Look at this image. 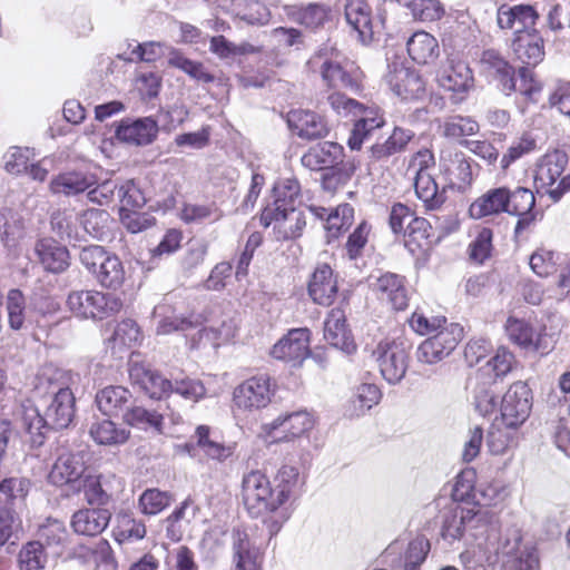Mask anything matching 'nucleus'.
I'll return each instance as SVG.
<instances>
[{"label":"nucleus","instance_id":"obj_1","mask_svg":"<svg viewBox=\"0 0 570 570\" xmlns=\"http://www.w3.org/2000/svg\"><path fill=\"white\" fill-rule=\"evenodd\" d=\"M41 406L43 414L30 405L23 407L21 416L22 428L30 435L33 446L43 443L49 429L60 430L70 425L75 416V396L69 387L51 382L49 394L42 399Z\"/></svg>","mask_w":570,"mask_h":570},{"label":"nucleus","instance_id":"obj_2","mask_svg":"<svg viewBox=\"0 0 570 570\" xmlns=\"http://www.w3.org/2000/svg\"><path fill=\"white\" fill-rule=\"evenodd\" d=\"M307 66L309 70L320 72L323 81L331 88L352 92L361 90V71L331 40L320 46Z\"/></svg>","mask_w":570,"mask_h":570},{"label":"nucleus","instance_id":"obj_3","mask_svg":"<svg viewBox=\"0 0 570 570\" xmlns=\"http://www.w3.org/2000/svg\"><path fill=\"white\" fill-rule=\"evenodd\" d=\"M67 305L78 317L104 320L120 312L122 301L115 294L78 291L69 294Z\"/></svg>","mask_w":570,"mask_h":570},{"label":"nucleus","instance_id":"obj_4","mask_svg":"<svg viewBox=\"0 0 570 570\" xmlns=\"http://www.w3.org/2000/svg\"><path fill=\"white\" fill-rule=\"evenodd\" d=\"M242 498L244 505L253 517H259L278 509L271 481L259 470H252L243 475Z\"/></svg>","mask_w":570,"mask_h":570},{"label":"nucleus","instance_id":"obj_5","mask_svg":"<svg viewBox=\"0 0 570 570\" xmlns=\"http://www.w3.org/2000/svg\"><path fill=\"white\" fill-rule=\"evenodd\" d=\"M410 344L404 338L379 343L374 351L380 372L390 384L402 381L409 367Z\"/></svg>","mask_w":570,"mask_h":570},{"label":"nucleus","instance_id":"obj_6","mask_svg":"<svg viewBox=\"0 0 570 570\" xmlns=\"http://www.w3.org/2000/svg\"><path fill=\"white\" fill-rule=\"evenodd\" d=\"M532 392L527 383L518 381L509 386L500 403V421L510 430H517L529 417Z\"/></svg>","mask_w":570,"mask_h":570},{"label":"nucleus","instance_id":"obj_7","mask_svg":"<svg viewBox=\"0 0 570 570\" xmlns=\"http://www.w3.org/2000/svg\"><path fill=\"white\" fill-rule=\"evenodd\" d=\"M265 227L273 225L277 240L296 239L302 236L306 226L305 213L291 207H266L261 216Z\"/></svg>","mask_w":570,"mask_h":570},{"label":"nucleus","instance_id":"obj_8","mask_svg":"<svg viewBox=\"0 0 570 570\" xmlns=\"http://www.w3.org/2000/svg\"><path fill=\"white\" fill-rule=\"evenodd\" d=\"M462 336L463 328L459 324L445 325L419 345L417 361L425 364H435L442 361L454 351Z\"/></svg>","mask_w":570,"mask_h":570},{"label":"nucleus","instance_id":"obj_9","mask_svg":"<svg viewBox=\"0 0 570 570\" xmlns=\"http://www.w3.org/2000/svg\"><path fill=\"white\" fill-rule=\"evenodd\" d=\"M525 187L510 189L504 186L491 188L470 205L469 213L475 219L501 213L510 215L511 212H515L519 208L514 202L515 196L519 193L525 191Z\"/></svg>","mask_w":570,"mask_h":570},{"label":"nucleus","instance_id":"obj_10","mask_svg":"<svg viewBox=\"0 0 570 570\" xmlns=\"http://www.w3.org/2000/svg\"><path fill=\"white\" fill-rule=\"evenodd\" d=\"M314 426V420L306 411L282 414L262 426L263 433L274 441H292L304 435Z\"/></svg>","mask_w":570,"mask_h":570},{"label":"nucleus","instance_id":"obj_11","mask_svg":"<svg viewBox=\"0 0 570 570\" xmlns=\"http://www.w3.org/2000/svg\"><path fill=\"white\" fill-rule=\"evenodd\" d=\"M273 395L271 379L267 375L253 376L234 391V402L244 410H258L267 406Z\"/></svg>","mask_w":570,"mask_h":570},{"label":"nucleus","instance_id":"obj_12","mask_svg":"<svg viewBox=\"0 0 570 570\" xmlns=\"http://www.w3.org/2000/svg\"><path fill=\"white\" fill-rule=\"evenodd\" d=\"M480 70L498 82L500 90L509 96L515 90L514 68L495 49H484L479 59Z\"/></svg>","mask_w":570,"mask_h":570},{"label":"nucleus","instance_id":"obj_13","mask_svg":"<svg viewBox=\"0 0 570 570\" xmlns=\"http://www.w3.org/2000/svg\"><path fill=\"white\" fill-rule=\"evenodd\" d=\"M86 462L80 452L60 454L49 473L50 482L55 485H70L75 492L80 491V480L85 476Z\"/></svg>","mask_w":570,"mask_h":570},{"label":"nucleus","instance_id":"obj_14","mask_svg":"<svg viewBox=\"0 0 570 570\" xmlns=\"http://www.w3.org/2000/svg\"><path fill=\"white\" fill-rule=\"evenodd\" d=\"M386 81L391 90L403 100L420 99L425 92V82L420 73L403 65H392Z\"/></svg>","mask_w":570,"mask_h":570},{"label":"nucleus","instance_id":"obj_15","mask_svg":"<svg viewBox=\"0 0 570 570\" xmlns=\"http://www.w3.org/2000/svg\"><path fill=\"white\" fill-rule=\"evenodd\" d=\"M539 13L531 4H501L497 10V24L503 30H512L518 33L529 32L528 29L535 26Z\"/></svg>","mask_w":570,"mask_h":570},{"label":"nucleus","instance_id":"obj_16","mask_svg":"<svg viewBox=\"0 0 570 570\" xmlns=\"http://www.w3.org/2000/svg\"><path fill=\"white\" fill-rule=\"evenodd\" d=\"M439 85L454 94H466L474 87V77L468 62L449 57L438 73Z\"/></svg>","mask_w":570,"mask_h":570},{"label":"nucleus","instance_id":"obj_17","mask_svg":"<svg viewBox=\"0 0 570 570\" xmlns=\"http://www.w3.org/2000/svg\"><path fill=\"white\" fill-rule=\"evenodd\" d=\"M271 354L277 360L301 364L309 354V331L291 330L273 346Z\"/></svg>","mask_w":570,"mask_h":570},{"label":"nucleus","instance_id":"obj_18","mask_svg":"<svg viewBox=\"0 0 570 570\" xmlns=\"http://www.w3.org/2000/svg\"><path fill=\"white\" fill-rule=\"evenodd\" d=\"M465 530L474 539H483L485 543L493 544L492 540L499 533V517L489 508H465Z\"/></svg>","mask_w":570,"mask_h":570},{"label":"nucleus","instance_id":"obj_19","mask_svg":"<svg viewBox=\"0 0 570 570\" xmlns=\"http://www.w3.org/2000/svg\"><path fill=\"white\" fill-rule=\"evenodd\" d=\"M129 379L151 399L167 396L173 390V382L161 377L145 364L132 362L129 367Z\"/></svg>","mask_w":570,"mask_h":570},{"label":"nucleus","instance_id":"obj_20","mask_svg":"<svg viewBox=\"0 0 570 570\" xmlns=\"http://www.w3.org/2000/svg\"><path fill=\"white\" fill-rule=\"evenodd\" d=\"M232 550L234 570H262L261 550L244 530H233Z\"/></svg>","mask_w":570,"mask_h":570},{"label":"nucleus","instance_id":"obj_21","mask_svg":"<svg viewBox=\"0 0 570 570\" xmlns=\"http://www.w3.org/2000/svg\"><path fill=\"white\" fill-rule=\"evenodd\" d=\"M287 124L289 129L303 139L323 138L328 132L326 121L314 111L309 110H292L287 115Z\"/></svg>","mask_w":570,"mask_h":570},{"label":"nucleus","instance_id":"obj_22","mask_svg":"<svg viewBox=\"0 0 570 570\" xmlns=\"http://www.w3.org/2000/svg\"><path fill=\"white\" fill-rule=\"evenodd\" d=\"M158 134V124L150 117L122 120L116 130L119 140L135 146L151 144Z\"/></svg>","mask_w":570,"mask_h":570},{"label":"nucleus","instance_id":"obj_23","mask_svg":"<svg viewBox=\"0 0 570 570\" xmlns=\"http://www.w3.org/2000/svg\"><path fill=\"white\" fill-rule=\"evenodd\" d=\"M337 294V281L327 264L316 267L308 283V295L314 303L330 306Z\"/></svg>","mask_w":570,"mask_h":570},{"label":"nucleus","instance_id":"obj_24","mask_svg":"<svg viewBox=\"0 0 570 570\" xmlns=\"http://www.w3.org/2000/svg\"><path fill=\"white\" fill-rule=\"evenodd\" d=\"M512 49L518 60L530 67L539 65L546 55L544 40L535 29L518 33L512 41Z\"/></svg>","mask_w":570,"mask_h":570},{"label":"nucleus","instance_id":"obj_25","mask_svg":"<svg viewBox=\"0 0 570 570\" xmlns=\"http://www.w3.org/2000/svg\"><path fill=\"white\" fill-rule=\"evenodd\" d=\"M324 338L334 347L352 353L355 350L354 341L346 326V316L343 309L333 308L324 324Z\"/></svg>","mask_w":570,"mask_h":570},{"label":"nucleus","instance_id":"obj_26","mask_svg":"<svg viewBox=\"0 0 570 570\" xmlns=\"http://www.w3.org/2000/svg\"><path fill=\"white\" fill-rule=\"evenodd\" d=\"M374 286L380 299L387 302L395 311H403L407 307L409 293L402 276L385 273L376 279Z\"/></svg>","mask_w":570,"mask_h":570},{"label":"nucleus","instance_id":"obj_27","mask_svg":"<svg viewBox=\"0 0 570 570\" xmlns=\"http://www.w3.org/2000/svg\"><path fill=\"white\" fill-rule=\"evenodd\" d=\"M96 184V175L81 170H69L55 176L49 184V188L52 194L75 196Z\"/></svg>","mask_w":570,"mask_h":570},{"label":"nucleus","instance_id":"obj_28","mask_svg":"<svg viewBox=\"0 0 570 570\" xmlns=\"http://www.w3.org/2000/svg\"><path fill=\"white\" fill-rule=\"evenodd\" d=\"M33 254L43 268L51 273H61L69 265L68 249L52 238L39 239Z\"/></svg>","mask_w":570,"mask_h":570},{"label":"nucleus","instance_id":"obj_29","mask_svg":"<svg viewBox=\"0 0 570 570\" xmlns=\"http://www.w3.org/2000/svg\"><path fill=\"white\" fill-rule=\"evenodd\" d=\"M568 165L564 151L553 150L542 156L537 165L534 183L540 188H551Z\"/></svg>","mask_w":570,"mask_h":570},{"label":"nucleus","instance_id":"obj_30","mask_svg":"<svg viewBox=\"0 0 570 570\" xmlns=\"http://www.w3.org/2000/svg\"><path fill=\"white\" fill-rule=\"evenodd\" d=\"M110 518L107 509H81L73 513L71 527L78 534L95 537L108 527Z\"/></svg>","mask_w":570,"mask_h":570},{"label":"nucleus","instance_id":"obj_31","mask_svg":"<svg viewBox=\"0 0 570 570\" xmlns=\"http://www.w3.org/2000/svg\"><path fill=\"white\" fill-rule=\"evenodd\" d=\"M343 156V148L337 142L324 141L311 148L302 157V164L311 170L334 167Z\"/></svg>","mask_w":570,"mask_h":570},{"label":"nucleus","instance_id":"obj_32","mask_svg":"<svg viewBox=\"0 0 570 570\" xmlns=\"http://www.w3.org/2000/svg\"><path fill=\"white\" fill-rule=\"evenodd\" d=\"M413 137L414 132L412 130L395 127L391 136L384 141L376 142L370 147V158L374 161H382L395 154L403 153Z\"/></svg>","mask_w":570,"mask_h":570},{"label":"nucleus","instance_id":"obj_33","mask_svg":"<svg viewBox=\"0 0 570 570\" xmlns=\"http://www.w3.org/2000/svg\"><path fill=\"white\" fill-rule=\"evenodd\" d=\"M409 56L420 65L433 62L440 55L438 40L425 31L413 33L406 42Z\"/></svg>","mask_w":570,"mask_h":570},{"label":"nucleus","instance_id":"obj_34","mask_svg":"<svg viewBox=\"0 0 570 570\" xmlns=\"http://www.w3.org/2000/svg\"><path fill=\"white\" fill-rule=\"evenodd\" d=\"M415 194L426 210L439 209L445 202V189L440 190L430 173H420L414 179Z\"/></svg>","mask_w":570,"mask_h":570},{"label":"nucleus","instance_id":"obj_35","mask_svg":"<svg viewBox=\"0 0 570 570\" xmlns=\"http://www.w3.org/2000/svg\"><path fill=\"white\" fill-rule=\"evenodd\" d=\"M492 542L493 544L489 546L493 547L498 554L512 558L520 562L523 561L524 557H530L527 548L522 544L521 530L517 527L507 529L502 537L497 535V539L492 540Z\"/></svg>","mask_w":570,"mask_h":570},{"label":"nucleus","instance_id":"obj_36","mask_svg":"<svg viewBox=\"0 0 570 570\" xmlns=\"http://www.w3.org/2000/svg\"><path fill=\"white\" fill-rule=\"evenodd\" d=\"M130 392L122 386H107L96 395L98 409L105 415H118L130 401Z\"/></svg>","mask_w":570,"mask_h":570},{"label":"nucleus","instance_id":"obj_37","mask_svg":"<svg viewBox=\"0 0 570 570\" xmlns=\"http://www.w3.org/2000/svg\"><path fill=\"white\" fill-rule=\"evenodd\" d=\"M89 434L92 440L101 445L124 444L129 438V431L119 428L110 420H97L91 423Z\"/></svg>","mask_w":570,"mask_h":570},{"label":"nucleus","instance_id":"obj_38","mask_svg":"<svg viewBox=\"0 0 570 570\" xmlns=\"http://www.w3.org/2000/svg\"><path fill=\"white\" fill-rule=\"evenodd\" d=\"M509 338L524 350L538 351L540 334L524 320L509 317L505 324Z\"/></svg>","mask_w":570,"mask_h":570},{"label":"nucleus","instance_id":"obj_39","mask_svg":"<svg viewBox=\"0 0 570 570\" xmlns=\"http://www.w3.org/2000/svg\"><path fill=\"white\" fill-rule=\"evenodd\" d=\"M345 19L362 38L372 35L371 8L365 0H346Z\"/></svg>","mask_w":570,"mask_h":570},{"label":"nucleus","instance_id":"obj_40","mask_svg":"<svg viewBox=\"0 0 570 570\" xmlns=\"http://www.w3.org/2000/svg\"><path fill=\"white\" fill-rule=\"evenodd\" d=\"M101 263L94 274L96 279L104 287L119 288L125 281V268L119 257L108 253Z\"/></svg>","mask_w":570,"mask_h":570},{"label":"nucleus","instance_id":"obj_41","mask_svg":"<svg viewBox=\"0 0 570 570\" xmlns=\"http://www.w3.org/2000/svg\"><path fill=\"white\" fill-rule=\"evenodd\" d=\"M515 363L514 355L507 347H499L495 355L487 362L485 366L479 370L478 375L491 377V381L497 383L512 371Z\"/></svg>","mask_w":570,"mask_h":570},{"label":"nucleus","instance_id":"obj_42","mask_svg":"<svg viewBox=\"0 0 570 570\" xmlns=\"http://www.w3.org/2000/svg\"><path fill=\"white\" fill-rule=\"evenodd\" d=\"M31 482L24 476H9L0 481V495L6 503V508L13 509L24 502Z\"/></svg>","mask_w":570,"mask_h":570},{"label":"nucleus","instance_id":"obj_43","mask_svg":"<svg viewBox=\"0 0 570 570\" xmlns=\"http://www.w3.org/2000/svg\"><path fill=\"white\" fill-rule=\"evenodd\" d=\"M495 383L491 377H481L476 375L473 386V399L475 410L483 416L494 413L497 410V391L493 389Z\"/></svg>","mask_w":570,"mask_h":570},{"label":"nucleus","instance_id":"obj_44","mask_svg":"<svg viewBox=\"0 0 570 570\" xmlns=\"http://www.w3.org/2000/svg\"><path fill=\"white\" fill-rule=\"evenodd\" d=\"M298 470L293 465H282L274 476L273 491L275 502L282 507L295 492L298 483Z\"/></svg>","mask_w":570,"mask_h":570},{"label":"nucleus","instance_id":"obj_45","mask_svg":"<svg viewBox=\"0 0 570 570\" xmlns=\"http://www.w3.org/2000/svg\"><path fill=\"white\" fill-rule=\"evenodd\" d=\"M24 235V222L22 216L12 209L4 208L0 212V238L6 246H14Z\"/></svg>","mask_w":570,"mask_h":570},{"label":"nucleus","instance_id":"obj_46","mask_svg":"<svg viewBox=\"0 0 570 570\" xmlns=\"http://www.w3.org/2000/svg\"><path fill=\"white\" fill-rule=\"evenodd\" d=\"M381 391L375 384L364 383L356 387L350 402L348 415L361 416L381 400Z\"/></svg>","mask_w":570,"mask_h":570},{"label":"nucleus","instance_id":"obj_47","mask_svg":"<svg viewBox=\"0 0 570 570\" xmlns=\"http://www.w3.org/2000/svg\"><path fill=\"white\" fill-rule=\"evenodd\" d=\"M514 202L519 208L515 212H511L510 215L519 217L514 227V234L515 236H519L537 219V214L533 212L535 197L534 194L527 188L525 191L519 193L515 196Z\"/></svg>","mask_w":570,"mask_h":570},{"label":"nucleus","instance_id":"obj_48","mask_svg":"<svg viewBox=\"0 0 570 570\" xmlns=\"http://www.w3.org/2000/svg\"><path fill=\"white\" fill-rule=\"evenodd\" d=\"M114 535L119 543L138 541L146 535V525L141 520L135 519L129 513H119Z\"/></svg>","mask_w":570,"mask_h":570},{"label":"nucleus","instance_id":"obj_49","mask_svg":"<svg viewBox=\"0 0 570 570\" xmlns=\"http://www.w3.org/2000/svg\"><path fill=\"white\" fill-rule=\"evenodd\" d=\"M223 217V212L215 205L184 204L180 218L187 224L215 223Z\"/></svg>","mask_w":570,"mask_h":570},{"label":"nucleus","instance_id":"obj_50","mask_svg":"<svg viewBox=\"0 0 570 570\" xmlns=\"http://www.w3.org/2000/svg\"><path fill=\"white\" fill-rule=\"evenodd\" d=\"M109 223L110 216L104 209H88L79 216L83 233L97 239L107 234Z\"/></svg>","mask_w":570,"mask_h":570},{"label":"nucleus","instance_id":"obj_51","mask_svg":"<svg viewBox=\"0 0 570 570\" xmlns=\"http://www.w3.org/2000/svg\"><path fill=\"white\" fill-rule=\"evenodd\" d=\"M168 63L171 67L180 69L190 78L205 83L213 82L214 76L206 71L204 65L198 61L186 58L178 50H171L168 57Z\"/></svg>","mask_w":570,"mask_h":570},{"label":"nucleus","instance_id":"obj_52","mask_svg":"<svg viewBox=\"0 0 570 570\" xmlns=\"http://www.w3.org/2000/svg\"><path fill=\"white\" fill-rule=\"evenodd\" d=\"M354 209L348 204L340 205L332 210L325 219V229L328 242L331 238H337L343 230H346L353 222Z\"/></svg>","mask_w":570,"mask_h":570},{"label":"nucleus","instance_id":"obj_53","mask_svg":"<svg viewBox=\"0 0 570 570\" xmlns=\"http://www.w3.org/2000/svg\"><path fill=\"white\" fill-rule=\"evenodd\" d=\"M487 443L492 454H503L515 444V430L504 428L497 419L488 433Z\"/></svg>","mask_w":570,"mask_h":570},{"label":"nucleus","instance_id":"obj_54","mask_svg":"<svg viewBox=\"0 0 570 570\" xmlns=\"http://www.w3.org/2000/svg\"><path fill=\"white\" fill-rule=\"evenodd\" d=\"M330 8L323 3H309L297 8L293 16L294 19L306 28L316 29L327 20Z\"/></svg>","mask_w":570,"mask_h":570},{"label":"nucleus","instance_id":"obj_55","mask_svg":"<svg viewBox=\"0 0 570 570\" xmlns=\"http://www.w3.org/2000/svg\"><path fill=\"white\" fill-rule=\"evenodd\" d=\"M196 439L197 445L210 459L223 461L232 455L230 448L210 439L209 428L206 425H199L196 429Z\"/></svg>","mask_w":570,"mask_h":570},{"label":"nucleus","instance_id":"obj_56","mask_svg":"<svg viewBox=\"0 0 570 570\" xmlns=\"http://www.w3.org/2000/svg\"><path fill=\"white\" fill-rule=\"evenodd\" d=\"M171 502V495L158 489H147L139 498V508L144 514L154 515L161 512Z\"/></svg>","mask_w":570,"mask_h":570},{"label":"nucleus","instance_id":"obj_57","mask_svg":"<svg viewBox=\"0 0 570 570\" xmlns=\"http://www.w3.org/2000/svg\"><path fill=\"white\" fill-rule=\"evenodd\" d=\"M384 124V118L356 120L347 139L348 147L352 150L361 149L363 141L367 139L375 129L383 127Z\"/></svg>","mask_w":570,"mask_h":570},{"label":"nucleus","instance_id":"obj_58","mask_svg":"<svg viewBox=\"0 0 570 570\" xmlns=\"http://www.w3.org/2000/svg\"><path fill=\"white\" fill-rule=\"evenodd\" d=\"M442 130L445 137L458 139L475 135L479 131V124L470 117L454 116L443 122Z\"/></svg>","mask_w":570,"mask_h":570},{"label":"nucleus","instance_id":"obj_59","mask_svg":"<svg viewBox=\"0 0 570 570\" xmlns=\"http://www.w3.org/2000/svg\"><path fill=\"white\" fill-rule=\"evenodd\" d=\"M80 491L90 505H106L110 501V494L104 489L100 476L86 475L80 480Z\"/></svg>","mask_w":570,"mask_h":570},{"label":"nucleus","instance_id":"obj_60","mask_svg":"<svg viewBox=\"0 0 570 570\" xmlns=\"http://www.w3.org/2000/svg\"><path fill=\"white\" fill-rule=\"evenodd\" d=\"M273 190L275 200L272 207H291L299 196L301 186L296 178L288 177L279 179Z\"/></svg>","mask_w":570,"mask_h":570},{"label":"nucleus","instance_id":"obj_61","mask_svg":"<svg viewBox=\"0 0 570 570\" xmlns=\"http://www.w3.org/2000/svg\"><path fill=\"white\" fill-rule=\"evenodd\" d=\"M118 197L121 204L120 212L140 209L146 204L142 190L134 180H126L118 187Z\"/></svg>","mask_w":570,"mask_h":570},{"label":"nucleus","instance_id":"obj_62","mask_svg":"<svg viewBox=\"0 0 570 570\" xmlns=\"http://www.w3.org/2000/svg\"><path fill=\"white\" fill-rule=\"evenodd\" d=\"M537 148V141L530 135H523L518 140L513 141L500 159V167L507 170L511 164L532 153Z\"/></svg>","mask_w":570,"mask_h":570},{"label":"nucleus","instance_id":"obj_63","mask_svg":"<svg viewBox=\"0 0 570 570\" xmlns=\"http://www.w3.org/2000/svg\"><path fill=\"white\" fill-rule=\"evenodd\" d=\"M465 530V508H456L444 514L442 535L444 539H460Z\"/></svg>","mask_w":570,"mask_h":570},{"label":"nucleus","instance_id":"obj_64","mask_svg":"<svg viewBox=\"0 0 570 570\" xmlns=\"http://www.w3.org/2000/svg\"><path fill=\"white\" fill-rule=\"evenodd\" d=\"M45 562L43 546L40 541L27 543L19 553L20 570H42Z\"/></svg>","mask_w":570,"mask_h":570}]
</instances>
